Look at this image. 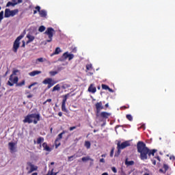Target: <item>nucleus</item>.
<instances>
[{"label": "nucleus", "instance_id": "1", "mask_svg": "<svg viewBox=\"0 0 175 175\" xmlns=\"http://www.w3.org/2000/svg\"><path fill=\"white\" fill-rule=\"evenodd\" d=\"M137 152L140 154L139 158L142 161H146L148 158H151L155 155V152L158 151L157 149L150 150L146 145V144L142 141H139L137 144Z\"/></svg>", "mask_w": 175, "mask_h": 175}, {"label": "nucleus", "instance_id": "2", "mask_svg": "<svg viewBox=\"0 0 175 175\" xmlns=\"http://www.w3.org/2000/svg\"><path fill=\"white\" fill-rule=\"evenodd\" d=\"M40 121V113H31L28 114L25 116V119L23 120V122L25 124H32V122L36 125L38 122Z\"/></svg>", "mask_w": 175, "mask_h": 175}, {"label": "nucleus", "instance_id": "3", "mask_svg": "<svg viewBox=\"0 0 175 175\" xmlns=\"http://www.w3.org/2000/svg\"><path fill=\"white\" fill-rule=\"evenodd\" d=\"M126 147H131V141H125L122 144L118 142L117 144V150L118 154H121V150H124V148H126Z\"/></svg>", "mask_w": 175, "mask_h": 175}, {"label": "nucleus", "instance_id": "4", "mask_svg": "<svg viewBox=\"0 0 175 175\" xmlns=\"http://www.w3.org/2000/svg\"><path fill=\"white\" fill-rule=\"evenodd\" d=\"M24 38V35L21 34L16 38L15 41L14 42L12 51L14 53H17L18 49L20 48V40H21Z\"/></svg>", "mask_w": 175, "mask_h": 175}, {"label": "nucleus", "instance_id": "5", "mask_svg": "<svg viewBox=\"0 0 175 175\" xmlns=\"http://www.w3.org/2000/svg\"><path fill=\"white\" fill-rule=\"evenodd\" d=\"M45 35H47L49 40H46L48 43L53 41V36H54V33H55V30L53 29V27H48L44 32Z\"/></svg>", "mask_w": 175, "mask_h": 175}, {"label": "nucleus", "instance_id": "6", "mask_svg": "<svg viewBox=\"0 0 175 175\" xmlns=\"http://www.w3.org/2000/svg\"><path fill=\"white\" fill-rule=\"evenodd\" d=\"M17 83H18V77L11 75L7 84L10 85V87H13V85Z\"/></svg>", "mask_w": 175, "mask_h": 175}, {"label": "nucleus", "instance_id": "7", "mask_svg": "<svg viewBox=\"0 0 175 175\" xmlns=\"http://www.w3.org/2000/svg\"><path fill=\"white\" fill-rule=\"evenodd\" d=\"M42 84L47 85V90H50L55 84H57V81L53 80L51 78H46L42 81Z\"/></svg>", "mask_w": 175, "mask_h": 175}, {"label": "nucleus", "instance_id": "8", "mask_svg": "<svg viewBox=\"0 0 175 175\" xmlns=\"http://www.w3.org/2000/svg\"><path fill=\"white\" fill-rule=\"evenodd\" d=\"M69 98V94L63 96V100L62 103V111L64 113H69V111L66 109V100Z\"/></svg>", "mask_w": 175, "mask_h": 175}, {"label": "nucleus", "instance_id": "9", "mask_svg": "<svg viewBox=\"0 0 175 175\" xmlns=\"http://www.w3.org/2000/svg\"><path fill=\"white\" fill-rule=\"evenodd\" d=\"M95 107L96 116L98 117L99 116V113H100L101 110H103V109H105V107H103V103H102V101H100L95 104Z\"/></svg>", "mask_w": 175, "mask_h": 175}, {"label": "nucleus", "instance_id": "10", "mask_svg": "<svg viewBox=\"0 0 175 175\" xmlns=\"http://www.w3.org/2000/svg\"><path fill=\"white\" fill-rule=\"evenodd\" d=\"M65 133H66V131H63L61 133H59L57 135V138H56V139L55 141V148H58V147H59V146H61V143L60 142L58 143V141L61 140V139H62V135H65Z\"/></svg>", "mask_w": 175, "mask_h": 175}, {"label": "nucleus", "instance_id": "11", "mask_svg": "<svg viewBox=\"0 0 175 175\" xmlns=\"http://www.w3.org/2000/svg\"><path fill=\"white\" fill-rule=\"evenodd\" d=\"M27 166L30 167V170L28 171V174H30V173H32L33 172H36L38 170V166L32 164L31 162H27Z\"/></svg>", "mask_w": 175, "mask_h": 175}, {"label": "nucleus", "instance_id": "12", "mask_svg": "<svg viewBox=\"0 0 175 175\" xmlns=\"http://www.w3.org/2000/svg\"><path fill=\"white\" fill-rule=\"evenodd\" d=\"M9 150L10 152L13 154V152H16V143L14 142H9L8 143Z\"/></svg>", "mask_w": 175, "mask_h": 175}, {"label": "nucleus", "instance_id": "13", "mask_svg": "<svg viewBox=\"0 0 175 175\" xmlns=\"http://www.w3.org/2000/svg\"><path fill=\"white\" fill-rule=\"evenodd\" d=\"M100 116L101 118L107 119L111 116V113H110L109 112H106V111H103L100 113Z\"/></svg>", "mask_w": 175, "mask_h": 175}, {"label": "nucleus", "instance_id": "14", "mask_svg": "<svg viewBox=\"0 0 175 175\" xmlns=\"http://www.w3.org/2000/svg\"><path fill=\"white\" fill-rule=\"evenodd\" d=\"M88 91L92 92V94H95V92H96V88L94 86V83L90 84Z\"/></svg>", "mask_w": 175, "mask_h": 175}, {"label": "nucleus", "instance_id": "15", "mask_svg": "<svg viewBox=\"0 0 175 175\" xmlns=\"http://www.w3.org/2000/svg\"><path fill=\"white\" fill-rule=\"evenodd\" d=\"M34 144H40V147H42V143L44 142V138L43 137H39L37 139V142L36 140L33 141Z\"/></svg>", "mask_w": 175, "mask_h": 175}, {"label": "nucleus", "instance_id": "16", "mask_svg": "<svg viewBox=\"0 0 175 175\" xmlns=\"http://www.w3.org/2000/svg\"><path fill=\"white\" fill-rule=\"evenodd\" d=\"M42 147L44 148V151H47L48 152H51V148L49 146V145L46 144V142H44L42 144Z\"/></svg>", "mask_w": 175, "mask_h": 175}, {"label": "nucleus", "instance_id": "17", "mask_svg": "<svg viewBox=\"0 0 175 175\" xmlns=\"http://www.w3.org/2000/svg\"><path fill=\"white\" fill-rule=\"evenodd\" d=\"M4 17L5 18H9V17H11V10H10V9L6 8L5 10Z\"/></svg>", "mask_w": 175, "mask_h": 175}, {"label": "nucleus", "instance_id": "18", "mask_svg": "<svg viewBox=\"0 0 175 175\" xmlns=\"http://www.w3.org/2000/svg\"><path fill=\"white\" fill-rule=\"evenodd\" d=\"M42 73V71L39 70H34L29 73V75L31 77H33L34 76H36L37 75H40Z\"/></svg>", "mask_w": 175, "mask_h": 175}, {"label": "nucleus", "instance_id": "19", "mask_svg": "<svg viewBox=\"0 0 175 175\" xmlns=\"http://www.w3.org/2000/svg\"><path fill=\"white\" fill-rule=\"evenodd\" d=\"M39 14H40V17H43L44 18H46V17H47V12L45 10H42L39 12Z\"/></svg>", "mask_w": 175, "mask_h": 175}, {"label": "nucleus", "instance_id": "20", "mask_svg": "<svg viewBox=\"0 0 175 175\" xmlns=\"http://www.w3.org/2000/svg\"><path fill=\"white\" fill-rule=\"evenodd\" d=\"M61 48L57 47L55 50V51L51 55V57H53V55H57V54H59L61 53Z\"/></svg>", "mask_w": 175, "mask_h": 175}, {"label": "nucleus", "instance_id": "21", "mask_svg": "<svg viewBox=\"0 0 175 175\" xmlns=\"http://www.w3.org/2000/svg\"><path fill=\"white\" fill-rule=\"evenodd\" d=\"M125 165L126 166H133V165H135V161H128V159H126V161H125Z\"/></svg>", "mask_w": 175, "mask_h": 175}, {"label": "nucleus", "instance_id": "22", "mask_svg": "<svg viewBox=\"0 0 175 175\" xmlns=\"http://www.w3.org/2000/svg\"><path fill=\"white\" fill-rule=\"evenodd\" d=\"M79 155H77L76 154H75L74 155L72 156H70L68 157V162H72V161H73V158L76 159V158H79Z\"/></svg>", "mask_w": 175, "mask_h": 175}, {"label": "nucleus", "instance_id": "23", "mask_svg": "<svg viewBox=\"0 0 175 175\" xmlns=\"http://www.w3.org/2000/svg\"><path fill=\"white\" fill-rule=\"evenodd\" d=\"M23 85H25V80H23L21 82H16V87H23Z\"/></svg>", "mask_w": 175, "mask_h": 175}, {"label": "nucleus", "instance_id": "24", "mask_svg": "<svg viewBox=\"0 0 175 175\" xmlns=\"http://www.w3.org/2000/svg\"><path fill=\"white\" fill-rule=\"evenodd\" d=\"M18 13V9L11 10V17H14V16H16V14H17Z\"/></svg>", "mask_w": 175, "mask_h": 175}, {"label": "nucleus", "instance_id": "25", "mask_svg": "<svg viewBox=\"0 0 175 175\" xmlns=\"http://www.w3.org/2000/svg\"><path fill=\"white\" fill-rule=\"evenodd\" d=\"M17 5V3H12V1H8L6 4V8H9L10 6L14 7Z\"/></svg>", "mask_w": 175, "mask_h": 175}, {"label": "nucleus", "instance_id": "26", "mask_svg": "<svg viewBox=\"0 0 175 175\" xmlns=\"http://www.w3.org/2000/svg\"><path fill=\"white\" fill-rule=\"evenodd\" d=\"M85 147L88 150H90V148H91V142H90L89 141H85Z\"/></svg>", "mask_w": 175, "mask_h": 175}, {"label": "nucleus", "instance_id": "27", "mask_svg": "<svg viewBox=\"0 0 175 175\" xmlns=\"http://www.w3.org/2000/svg\"><path fill=\"white\" fill-rule=\"evenodd\" d=\"M83 162H85L86 161H92L94 162V159H91L90 157H85L81 159Z\"/></svg>", "mask_w": 175, "mask_h": 175}, {"label": "nucleus", "instance_id": "28", "mask_svg": "<svg viewBox=\"0 0 175 175\" xmlns=\"http://www.w3.org/2000/svg\"><path fill=\"white\" fill-rule=\"evenodd\" d=\"M59 90H61V86L59 85V84H57L53 87L52 91L53 92H54V91H59Z\"/></svg>", "mask_w": 175, "mask_h": 175}, {"label": "nucleus", "instance_id": "29", "mask_svg": "<svg viewBox=\"0 0 175 175\" xmlns=\"http://www.w3.org/2000/svg\"><path fill=\"white\" fill-rule=\"evenodd\" d=\"M27 38H28L29 40H30L31 42H33V40H35V37L33 36L27 34Z\"/></svg>", "mask_w": 175, "mask_h": 175}, {"label": "nucleus", "instance_id": "30", "mask_svg": "<svg viewBox=\"0 0 175 175\" xmlns=\"http://www.w3.org/2000/svg\"><path fill=\"white\" fill-rule=\"evenodd\" d=\"M39 32H44L46 31V27L42 25L38 29Z\"/></svg>", "mask_w": 175, "mask_h": 175}, {"label": "nucleus", "instance_id": "31", "mask_svg": "<svg viewBox=\"0 0 175 175\" xmlns=\"http://www.w3.org/2000/svg\"><path fill=\"white\" fill-rule=\"evenodd\" d=\"M126 118H127V120H129V121H133V118L132 117V115H131V114H127L126 116Z\"/></svg>", "mask_w": 175, "mask_h": 175}, {"label": "nucleus", "instance_id": "32", "mask_svg": "<svg viewBox=\"0 0 175 175\" xmlns=\"http://www.w3.org/2000/svg\"><path fill=\"white\" fill-rule=\"evenodd\" d=\"M164 174L169 170V166L166 164H163Z\"/></svg>", "mask_w": 175, "mask_h": 175}, {"label": "nucleus", "instance_id": "33", "mask_svg": "<svg viewBox=\"0 0 175 175\" xmlns=\"http://www.w3.org/2000/svg\"><path fill=\"white\" fill-rule=\"evenodd\" d=\"M49 75L53 77L55 76V75H58V72L57 71H50Z\"/></svg>", "mask_w": 175, "mask_h": 175}, {"label": "nucleus", "instance_id": "34", "mask_svg": "<svg viewBox=\"0 0 175 175\" xmlns=\"http://www.w3.org/2000/svg\"><path fill=\"white\" fill-rule=\"evenodd\" d=\"M63 57H64L65 59H68V57H69V53L68 52H65L63 54Z\"/></svg>", "mask_w": 175, "mask_h": 175}, {"label": "nucleus", "instance_id": "35", "mask_svg": "<svg viewBox=\"0 0 175 175\" xmlns=\"http://www.w3.org/2000/svg\"><path fill=\"white\" fill-rule=\"evenodd\" d=\"M68 58V61H72V59H73V58H75V55L69 54Z\"/></svg>", "mask_w": 175, "mask_h": 175}, {"label": "nucleus", "instance_id": "36", "mask_svg": "<svg viewBox=\"0 0 175 175\" xmlns=\"http://www.w3.org/2000/svg\"><path fill=\"white\" fill-rule=\"evenodd\" d=\"M101 87H102L103 90H107L109 89V85H107L102 84Z\"/></svg>", "mask_w": 175, "mask_h": 175}, {"label": "nucleus", "instance_id": "37", "mask_svg": "<svg viewBox=\"0 0 175 175\" xmlns=\"http://www.w3.org/2000/svg\"><path fill=\"white\" fill-rule=\"evenodd\" d=\"M86 69L87 70H90L91 69H92V64H87Z\"/></svg>", "mask_w": 175, "mask_h": 175}, {"label": "nucleus", "instance_id": "38", "mask_svg": "<svg viewBox=\"0 0 175 175\" xmlns=\"http://www.w3.org/2000/svg\"><path fill=\"white\" fill-rule=\"evenodd\" d=\"M3 20V11L0 12V21Z\"/></svg>", "mask_w": 175, "mask_h": 175}, {"label": "nucleus", "instance_id": "39", "mask_svg": "<svg viewBox=\"0 0 175 175\" xmlns=\"http://www.w3.org/2000/svg\"><path fill=\"white\" fill-rule=\"evenodd\" d=\"M37 61H38V62H44V61H46V59H43L42 57H40L37 59Z\"/></svg>", "mask_w": 175, "mask_h": 175}, {"label": "nucleus", "instance_id": "40", "mask_svg": "<svg viewBox=\"0 0 175 175\" xmlns=\"http://www.w3.org/2000/svg\"><path fill=\"white\" fill-rule=\"evenodd\" d=\"M113 155H114V148H113L111 150V152H110V157H113Z\"/></svg>", "mask_w": 175, "mask_h": 175}, {"label": "nucleus", "instance_id": "41", "mask_svg": "<svg viewBox=\"0 0 175 175\" xmlns=\"http://www.w3.org/2000/svg\"><path fill=\"white\" fill-rule=\"evenodd\" d=\"M37 12H38V13H40L42 10H40V6L39 5H37L36 8H35Z\"/></svg>", "mask_w": 175, "mask_h": 175}, {"label": "nucleus", "instance_id": "42", "mask_svg": "<svg viewBox=\"0 0 175 175\" xmlns=\"http://www.w3.org/2000/svg\"><path fill=\"white\" fill-rule=\"evenodd\" d=\"M17 73H18V70H13L12 75H13V76H16L17 75Z\"/></svg>", "mask_w": 175, "mask_h": 175}, {"label": "nucleus", "instance_id": "43", "mask_svg": "<svg viewBox=\"0 0 175 175\" xmlns=\"http://www.w3.org/2000/svg\"><path fill=\"white\" fill-rule=\"evenodd\" d=\"M51 100H52L51 98H49L45 102L43 103V105H46L47 103V102L49 103H51Z\"/></svg>", "mask_w": 175, "mask_h": 175}, {"label": "nucleus", "instance_id": "44", "mask_svg": "<svg viewBox=\"0 0 175 175\" xmlns=\"http://www.w3.org/2000/svg\"><path fill=\"white\" fill-rule=\"evenodd\" d=\"M151 162L152 163V165H157V161L155 159H152Z\"/></svg>", "mask_w": 175, "mask_h": 175}, {"label": "nucleus", "instance_id": "45", "mask_svg": "<svg viewBox=\"0 0 175 175\" xmlns=\"http://www.w3.org/2000/svg\"><path fill=\"white\" fill-rule=\"evenodd\" d=\"M111 170L112 172H113V173H117V169L116 168V167H112Z\"/></svg>", "mask_w": 175, "mask_h": 175}, {"label": "nucleus", "instance_id": "46", "mask_svg": "<svg viewBox=\"0 0 175 175\" xmlns=\"http://www.w3.org/2000/svg\"><path fill=\"white\" fill-rule=\"evenodd\" d=\"M77 126H71L69 128V131H74V129H76Z\"/></svg>", "mask_w": 175, "mask_h": 175}, {"label": "nucleus", "instance_id": "47", "mask_svg": "<svg viewBox=\"0 0 175 175\" xmlns=\"http://www.w3.org/2000/svg\"><path fill=\"white\" fill-rule=\"evenodd\" d=\"M51 175H57V173H54V169H52L51 171Z\"/></svg>", "mask_w": 175, "mask_h": 175}, {"label": "nucleus", "instance_id": "48", "mask_svg": "<svg viewBox=\"0 0 175 175\" xmlns=\"http://www.w3.org/2000/svg\"><path fill=\"white\" fill-rule=\"evenodd\" d=\"M154 158H155L156 159H157V161H159V162H161V158L159 157V156L154 157Z\"/></svg>", "mask_w": 175, "mask_h": 175}, {"label": "nucleus", "instance_id": "49", "mask_svg": "<svg viewBox=\"0 0 175 175\" xmlns=\"http://www.w3.org/2000/svg\"><path fill=\"white\" fill-rule=\"evenodd\" d=\"M120 174L121 175H126V174L125 173V172H124V170H121V172H120Z\"/></svg>", "mask_w": 175, "mask_h": 175}, {"label": "nucleus", "instance_id": "50", "mask_svg": "<svg viewBox=\"0 0 175 175\" xmlns=\"http://www.w3.org/2000/svg\"><path fill=\"white\" fill-rule=\"evenodd\" d=\"M100 162L101 163H105V159H103V158L100 159Z\"/></svg>", "mask_w": 175, "mask_h": 175}, {"label": "nucleus", "instance_id": "51", "mask_svg": "<svg viewBox=\"0 0 175 175\" xmlns=\"http://www.w3.org/2000/svg\"><path fill=\"white\" fill-rule=\"evenodd\" d=\"M32 96H33V95H32V94H29V95L27 96V98L28 99H29V98H32Z\"/></svg>", "mask_w": 175, "mask_h": 175}, {"label": "nucleus", "instance_id": "52", "mask_svg": "<svg viewBox=\"0 0 175 175\" xmlns=\"http://www.w3.org/2000/svg\"><path fill=\"white\" fill-rule=\"evenodd\" d=\"M15 3H23V0H18L17 2H16Z\"/></svg>", "mask_w": 175, "mask_h": 175}, {"label": "nucleus", "instance_id": "53", "mask_svg": "<svg viewBox=\"0 0 175 175\" xmlns=\"http://www.w3.org/2000/svg\"><path fill=\"white\" fill-rule=\"evenodd\" d=\"M170 159H171V160H172V161H175V157H174V156H171V157H170Z\"/></svg>", "mask_w": 175, "mask_h": 175}, {"label": "nucleus", "instance_id": "54", "mask_svg": "<svg viewBox=\"0 0 175 175\" xmlns=\"http://www.w3.org/2000/svg\"><path fill=\"white\" fill-rule=\"evenodd\" d=\"M108 91H109V92H113V89L110 88L109 87L107 89Z\"/></svg>", "mask_w": 175, "mask_h": 175}, {"label": "nucleus", "instance_id": "55", "mask_svg": "<svg viewBox=\"0 0 175 175\" xmlns=\"http://www.w3.org/2000/svg\"><path fill=\"white\" fill-rule=\"evenodd\" d=\"M22 43V47H25V41H23Z\"/></svg>", "mask_w": 175, "mask_h": 175}, {"label": "nucleus", "instance_id": "56", "mask_svg": "<svg viewBox=\"0 0 175 175\" xmlns=\"http://www.w3.org/2000/svg\"><path fill=\"white\" fill-rule=\"evenodd\" d=\"M36 84H38V83L34 82V83H31V87H33V85H36Z\"/></svg>", "mask_w": 175, "mask_h": 175}, {"label": "nucleus", "instance_id": "57", "mask_svg": "<svg viewBox=\"0 0 175 175\" xmlns=\"http://www.w3.org/2000/svg\"><path fill=\"white\" fill-rule=\"evenodd\" d=\"M123 109H129V105L126 106H123L122 107Z\"/></svg>", "mask_w": 175, "mask_h": 175}, {"label": "nucleus", "instance_id": "58", "mask_svg": "<svg viewBox=\"0 0 175 175\" xmlns=\"http://www.w3.org/2000/svg\"><path fill=\"white\" fill-rule=\"evenodd\" d=\"M58 116L59 117H62V112H59Z\"/></svg>", "mask_w": 175, "mask_h": 175}, {"label": "nucleus", "instance_id": "59", "mask_svg": "<svg viewBox=\"0 0 175 175\" xmlns=\"http://www.w3.org/2000/svg\"><path fill=\"white\" fill-rule=\"evenodd\" d=\"M159 172H160V173H163V174H165V171H163V170H162V169H160V170H159Z\"/></svg>", "mask_w": 175, "mask_h": 175}, {"label": "nucleus", "instance_id": "60", "mask_svg": "<svg viewBox=\"0 0 175 175\" xmlns=\"http://www.w3.org/2000/svg\"><path fill=\"white\" fill-rule=\"evenodd\" d=\"M31 41H30L29 40H28L27 42H26V44H29V43H31Z\"/></svg>", "mask_w": 175, "mask_h": 175}, {"label": "nucleus", "instance_id": "61", "mask_svg": "<svg viewBox=\"0 0 175 175\" xmlns=\"http://www.w3.org/2000/svg\"><path fill=\"white\" fill-rule=\"evenodd\" d=\"M101 157L102 158H106V154H102Z\"/></svg>", "mask_w": 175, "mask_h": 175}, {"label": "nucleus", "instance_id": "62", "mask_svg": "<svg viewBox=\"0 0 175 175\" xmlns=\"http://www.w3.org/2000/svg\"><path fill=\"white\" fill-rule=\"evenodd\" d=\"M36 13H38V11L36 10H33V14H36Z\"/></svg>", "mask_w": 175, "mask_h": 175}, {"label": "nucleus", "instance_id": "63", "mask_svg": "<svg viewBox=\"0 0 175 175\" xmlns=\"http://www.w3.org/2000/svg\"><path fill=\"white\" fill-rule=\"evenodd\" d=\"M102 175H109V174H107V172H105V173L102 174Z\"/></svg>", "mask_w": 175, "mask_h": 175}, {"label": "nucleus", "instance_id": "64", "mask_svg": "<svg viewBox=\"0 0 175 175\" xmlns=\"http://www.w3.org/2000/svg\"><path fill=\"white\" fill-rule=\"evenodd\" d=\"M105 107H109V103L105 104Z\"/></svg>", "mask_w": 175, "mask_h": 175}]
</instances>
